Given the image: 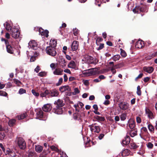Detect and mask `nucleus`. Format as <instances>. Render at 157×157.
<instances>
[{"label":"nucleus","instance_id":"1","mask_svg":"<svg viewBox=\"0 0 157 157\" xmlns=\"http://www.w3.org/2000/svg\"><path fill=\"white\" fill-rule=\"evenodd\" d=\"M15 142L18 145L19 148L21 150H24L26 147V143L23 138L19 137L17 138Z\"/></svg>","mask_w":157,"mask_h":157},{"label":"nucleus","instance_id":"2","mask_svg":"<svg viewBox=\"0 0 157 157\" xmlns=\"http://www.w3.org/2000/svg\"><path fill=\"white\" fill-rule=\"evenodd\" d=\"M82 63H87L88 64L93 63V58L88 55H85L83 56L82 59Z\"/></svg>","mask_w":157,"mask_h":157},{"label":"nucleus","instance_id":"3","mask_svg":"<svg viewBox=\"0 0 157 157\" xmlns=\"http://www.w3.org/2000/svg\"><path fill=\"white\" fill-rule=\"evenodd\" d=\"M46 53L52 56H54L56 54V52L54 48L51 46L47 47L46 48Z\"/></svg>","mask_w":157,"mask_h":157},{"label":"nucleus","instance_id":"4","mask_svg":"<svg viewBox=\"0 0 157 157\" xmlns=\"http://www.w3.org/2000/svg\"><path fill=\"white\" fill-rule=\"evenodd\" d=\"M11 35L13 37L16 39L19 37L20 35V32L18 29L13 28L11 30Z\"/></svg>","mask_w":157,"mask_h":157},{"label":"nucleus","instance_id":"5","mask_svg":"<svg viewBox=\"0 0 157 157\" xmlns=\"http://www.w3.org/2000/svg\"><path fill=\"white\" fill-rule=\"evenodd\" d=\"M89 127L90 128V130L92 132L99 133L100 131V127L98 126L91 124L89 125Z\"/></svg>","mask_w":157,"mask_h":157},{"label":"nucleus","instance_id":"6","mask_svg":"<svg viewBox=\"0 0 157 157\" xmlns=\"http://www.w3.org/2000/svg\"><path fill=\"white\" fill-rule=\"evenodd\" d=\"M4 152L6 155H8L10 157H14L16 155L14 151L10 148H7L6 151H5Z\"/></svg>","mask_w":157,"mask_h":157},{"label":"nucleus","instance_id":"7","mask_svg":"<svg viewBox=\"0 0 157 157\" xmlns=\"http://www.w3.org/2000/svg\"><path fill=\"white\" fill-rule=\"evenodd\" d=\"M4 152L6 155H8L10 157H14L16 155L14 151L10 148H7L6 151H5Z\"/></svg>","mask_w":157,"mask_h":157},{"label":"nucleus","instance_id":"8","mask_svg":"<svg viewBox=\"0 0 157 157\" xmlns=\"http://www.w3.org/2000/svg\"><path fill=\"white\" fill-rule=\"evenodd\" d=\"M4 152L6 155H8L10 157H14L16 155L14 151L10 148H7L6 151H5Z\"/></svg>","mask_w":157,"mask_h":157},{"label":"nucleus","instance_id":"9","mask_svg":"<svg viewBox=\"0 0 157 157\" xmlns=\"http://www.w3.org/2000/svg\"><path fill=\"white\" fill-rule=\"evenodd\" d=\"M4 152L6 155H8L10 157H14L16 155L14 151L10 148H7L6 151H5Z\"/></svg>","mask_w":157,"mask_h":157},{"label":"nucleus","instance_id":"10","mask_svg":"<svg viewBox=\"0 0 157 157\" xmlns=\"http://www.w3.org/2000/svg\"><path fill=\"white\" fill-rule=\"evenodd\" d=\"M38 45L34 40L30 41L29 43V47L33 49L36 50L38 48Z\"/></svg>","mask_w":157,"mask_h":157},{"label":"nucleus","instance_id":"11","mask_svg":"<svg viewBox=\"0 0 157 157\" xmlns=\"http://www.w3.org/2000/svg\"><path fill=\"white\" fill-rule=\"evenodd\" d=\"M79 42L77 41H73L71 45V49L73 51H75L78 48Z\"/></svg>","mask_w":157,"mask_h":157},{"label":"nucleus","instance_id":"12","mask_svg":"<svg viewBox=\"0 0 157 157\" xmlns=\"http://www.w3.org/2000/svg\"><path fill=\"white\" fill-rule=\"evenodd\" d=\"M86 76H89L93 75H94L95 72L94 69H91L86 70L83 73Z\"/></svg>","mask_w":157,"mask_h":157},{"label":"nucleus","instance_id":"13","mask_svg":"<svg viewBox=\"0 0 157 157\" xmlns=\"http://www.w3.org/2000/svg\"><path fill=\"white\" fill-rule=\"evenodd\" d=\"M145 111L146 114L149 119H152L153 118H154L153 113L149 109L146 108Z\"/></svg>","mask_w":157,"mask_h":157},{"label":"nucleus","instance_id":"14","mask_svg":"<svg viewBox=\"0 0 157 157\" xmlns=\"http://www.w3.org/2000/svg\"><path fill=\"white\" fill-rule=\"evenodd\" d=\"M120 109L123 110H125L128 108L129 105L127 103L121 102L119 105Z\"/></svg>","mask_w":157,"mask_h":157},{"label":"nucleus","instance_id":"15","mask_svg":"<svg viewBox=\"0 0 157 157\" xmlns=\"http://www.w3.org/2000/svg\"><path fill=\"white\" fill-rule=\"evenodd\" d=\"M42 109L44 111L48 112L51 110L52 109V106L50 104H47L44 105Z\"/></svg>","mask_w":157,"mask_h":157},{"label":"nucleus","instance_id":"16","mask_svg":"<svg viewBox=\"0 0 157 157\" xmlns=\"http://www.w3.org/2000/svg\"><path fill=\"white\" fill-rule=\"evenodd\" d=\"M128 124L131 129H133L135 126V122L132 119H130L128 121Z\"/></svg>","mask_w":157,"mask_h":157},{"label":"nucleus","instance_id":"17","mask_svg":"<svg viewBox=\"0 0 157 157\" xmlns=\"http://www.w3.org/2000/svg\"><path fill=\"white\" fill-rule=\"evenodd\" d=\"M54 104L57 107H61L64 105L63 100L60 99H59L55 101Z\"/></svg>","mask_w":157,"mask_h":157},{"label":"nucleus","instance_id":"18","mask_svg":"<svg viewBox=\"0 0 157 157\" xmlns=\"http://www.w3.org/2000/svg\"><path fill=\"white\" fill-rule=\"evenodd\" d=\"M39 32L40 33L41 35L43 36H45L47 37L48 36V31L47 30H44L42 29H39Z\"/></svg>","mask_w":157,"mask_h":157},{"label":"nucleus","instance_id":"19","mask_svg":"<svg viewBox=\"0 0 157 157\" xmlns=\"http://www.w3.org/2000/svg\"><path fill=\"white\" fill-rule=\"evenodd\" d=\"M36 116L37 118H42L43 116V113L40 109L36 110Z\"/></svg>","mask_w":157,"mask_h":157},{"label":"nucleus","instance_id":"20","mask_svg":"<svg viewBox=\"0 0 157 157\" xmlns=\"http://www.w3.org/2000/svg\"><path fill=\"white\" fill-rule=\"evenodd\" d=\"M130 137L128 136H126L123 140L122 143L123 144L127 145L130 143Z\"/></svg>","mask_w":157,"mask_h":157},{"label":"nucleus","instance_id":"21","mask_svg":"<svg viewBox=\"0 0 157 157\" xmlns=\"http://www.w3.org/2000/svg\"><path fill=\"white\" fill-rule=\"evenodd\" d=\"M63 70L60 68H56L53 71V73L55 75H62Z\"/></svg>","mask_w":157,"mask_h":157},{"label":"nucleus","instance_id":"22","mask_svg":"<svg viewBox=\"0 0 157 157\" xmlns=\"http://www.w3.org/2000/svg\"><path fill=\"white\" fill-rule=\"evenodd\" d=\"M59 90L61 92H63L66 91H69L71 89L68 86H65L60 87Z\"/></svg>","mask_w":157,"mask_h":157},{"label":"nucleus","instance_id":"23","mask_svg":"<svg viewBox=\"0 0 157 157\" xmlns=\"http://www.w3.org/2000/svg\"><path fill=\"white\" fill-rule=\"evenodd\" d=\"M144 45V42L140 40H139L136 44V47L139 48H142Z\"/></svg>","mask_w":157,"mask_h":157},{"label":"nucleus","instance_id":"24","mask_svg":"<svg viewBox=\"0 0 157 157\" xmlns=\"http://www.w3.org/2000/svg\"><path fill=\"white\" fill-rule=\"evenodd\" d=\"M143 70L149 73H151L153 71V68L151 67H143Z\"/></svg>","mask_w":157,"mask_h":157},{"label":"nucleus","instance_id":"25","mask_svg":"<svg viewBox=\"0 0 157 157\" xmlns=\"http://www.w3.org/2000/svg\"><path fill=\"white\" fill-rule=\"evenodd\" d=\"M53 110L56 113L58 114H61L63 112L62 108L61 107H56V108L54 109Z\"/></svg>","mask_w":157,"mask_h":157},{"label":"nucleus","instance_id":"26","mask_svg":"<svg viewBox=\"0 0 157 157\" xmlns=\"http://www.w3.org/2000/svg\"><path fill=\"white\" fill-rule=\"evenodd\" d=\"M68 67L69 68L75 69L76 67V65L75 62L74 61L72 60L68 64Z\"/></svg>","mask_w":157,"mask_h":157},{"label":"nucleus","instance_id":"27","mask_svg":"<svg viewBox=\"0 0 157 157\" xmlns=\"http://www.w3.org/2000/svg\"><path fill=\"white\" fill-rule=\"evenodd\" d=\"M141 134L143 136H145L148 134V131L147 128L145 127H142L141 129Z\"/></svg>","mask_w":157,"mask_h":157},{"label":"nucleus","instance_id":"28","mask_svg":"<svg viewBox=\"0 0 157 157\" xmlns=\"http://www.w3.org/2000/svg\"><path fill=\"white\" fill-rule=\"evenodd\" d=\"M7 52L10 54L13 53V50L11 46L9 44L6 45Z\"/></svg>","mask_w":157,"mask_h":157},{"label":"nucleus","instance_id":"29","mask_svg":"<svg viewBox=\"0 0 157 157\" xmlns=\"http://www.w3.org/2000/svg\"><path fill=\"white\" fill-rule=\"evenodd\" d=\"M35 150L36 152L40 153L43 150V147L40 145H35Z\"/></svg>","mask_w":157,"mask_h":157},{"label":"nucleus","instance_id":"30","mask_svg":"<svg viewBox=\"0 0 157 157\" xmlns=\"http://www.w3.org/2000/svg\"><path fill=\"white\" fill-rule=\"evenodd\" d=\"M49 92V94H51V96L52 97L57 96L59 94L58 91L56 90H52Z\"/></svg>","mask_w":157,"mask_h":157},{"label":"nucleus","instance_id":"31","mask_svg":"<svg viewBox=\"0 0 157 157\" xmlns=\"http://www.w3.org/2000/svg\"><path fill=\"white\" fill-rule=\"evenodd\" d=\"M50 92L48 90H46L44 92H41L40 93V96L41 97H46Z\"/></svg>","mask_w":157,"mask_h":157},{"label":"nucleus","instance_id":"32","mask_svg":"<svg viewBox=\"0 0 157 157\" xmlns=\"http://www.w3.org/2000/svg\"><path fill=\"white\" fill-rule=\"evenodd\" d=\"M56 41L54 39L51 40L50 41L49 46H51L55 48V47L56 46Z\"/></svg>","mask_w":157,"mask_h":157},{"label":"nucleus","instance_id":"33","mask_svg":"<svg viewBox=\"0 0 157 157\" xmlns=\"http://www.w3.org/2000/svg\"><path fill=\"white\" fill-rule=\"evenodd\" d=\"M130 151L127 149L123 150L121 153L122 155L123 156L128 155L130 153Z\"/></svg>","mask_w":157,"mask_h":157},{"label":"nucleus","instance_id":"34","mask_svg":"<svg viewBox=\"0 0 157 157\" xmlns=\"http://www.w3.org/2000/svg\"><path fill=\"white\" fill-rule=\"evenodd\" d=\"M81 115L79 113H76L73 114V118L75 120H79L81 118Z\"/></svg>","mask_w":157,"mask_h":157},{"label":"nucleus","instance_id":"35","mask_svg":"<svg viewBox=\"0 0 157 157\" xmlns=\"http://www.w3.org/2000/svg\"><path fill=\"white\" fill-rule=\"evenodd\" d=\"M27 116V114L26 113H23L17 116V117L18 120H20L24 119Z\"/></svg>","mask_w":157,"mask_h":157},{"label":"nucleus","instance_id":"36","mask_svg":"<svg viewBox=\"0 0 157 157\" xmlns=\"http://www.w3.org/2000/svg\"><path fill=\"white\" fill-rule=\"evenodd\" d=\"M28 157H37V154L34 151H30L28 155Z\"/></svg>","mask_w":157,"mask_h":157},{"label":"nucleus","instance_id":"37","mask_svg":"<svg viewBox=\"0 0 157 157\" xmlns=\"http://www.w3.org/2000/svg\"><path fill=\"white\" fill-rule=\"evenodd\" d=\"M129 147L131 149H136L138 147V146L135 143L132 142L130 144Z\"/></svg>","mask_w":157,"mask_h":157},{"label":"nucleus","instance_id":"38","mask_svg":"<svg viewBox=\"0 0 157 157\" xmlns=\"http://www.w3.org/2000/svg\"><path fill=\"white\" fill-rule=\"evenodd\" d=\"M120 117L121 120L124 121L126 118L127 114L125 113H123L120 115Z\"/></svg>","mask_w":157,"mask_h":157},{"label":"nucleus","instance_id":"39","mask_svg":"<svg viewBox=\"0 0 157 157\" xmlns=\"http://www.w3.org/2000/svg\"><path fill=\"white\" fill-rule=\"evenodd\" d=\"M130 135L131 137H134L137 135V131L135 130H131L130 132Z\"/></svg>","mask_w":157,"mask_h":157},{"label":"nucleus","instance_id":"40","mask_svg":"<svg viewBox=\"0 0 157 157\" xmlns=\"http://www.w3.org/2000/svg\"><path fill=\"white\" fill-rule=\"evenodd\" d=\"M148 128L151 132H153L154 131V128L153 126L151 124H149L147 125Z\"/></svg>","mask_w":157,"mask_h":157},{"label":"nucleus","instance_id":"41","mask_svg":"<svg viewBox=\"0 0 157 157\" xmlns=\"http://www.w3.org/2000/svg\"><path fill=\"white\" fill-rule=\"evenodd\" d=\"M15 120L14 119H11L8 122V124L10 126H12L15 124Z\"/></svg>","mask_w":157,"mask_h":157},{"label":"nucleus","instance_id":"42","mask_svg":"<svg viewBox=\"0 0 157 157\" xmlns=\"http://www.w3.org/2000/svg\"><path fill=\"white\" fill-rule=\"evenodd\" d=\"M60 65L62 66V67H64L66 65V61L65 59L63 58H62L61 61L60 62Z\"/></svg>","mask_w":157,"mask_h":157},{"label":"nucleus","instance_id":"43","mask_svg":"<svg viewBox=\"0 0 157 157\" xmlns=\"http://www.w3.org/2000/svg\"><path fill=\"white\" fill-rule=\"evenodd\" d=\"M95 119L99 121H104L105 120L104 117H100L98 116L95 117Z\"/></svg>","mask_w":157,"mask_h":157},{"label":"nucleus","instance_id":"44","mask_svg":"<svg viewBox=\"0 0 157 157\" xmlns=\"http://www.w3.org/2000/svg\"><path fill=\"white\" fill-rule=\"evenodd\" d=\"M120 56L119 55H117L114 56L113 58V59L115 61L118 60L119 59Z\"/></svg>","mask_w":157,"mask_h":157},{"label":"nucleus","instance_id":"45","mask_svg":"<svg viewBox=\"0 0 157 157\" xmlns=\"http://www.w3.org/2000/svg\"><path fill=\"white\" fill-rule=\"evenodd\" d=\"M5 25H6V29L7 31H9V30L11 29V27L10 24L7 22H6L5 24H4V26H5Z\"/></svg>","mask_w":157,"mask_h":157},{"label":"nucleus","instance_id":"46","mask_svg":"<svg viewBox=\"0 0 157 157\" xmlns=\"http://www.w3.org/2000/svg\"><path fill=\"white\" fill-rule=\"evenodd\" d=\"M80 93V91L78 90V88H75L74 89V91L72 92V94L73 95H76L77 94H78Z\"/></svg>","mask_w":157,"mask_h":157},{"label":"nucleus","instance_id":"47","mask_svg":"<svg viewBox=\"0 0 157 157\" xmlns=\"http://www.w3.org/2000/svg\"><path fill=\"white\" fill-rule=\"evenodd\" d=\"M147 7L145 6H142V7H140V10L141 12H147Z\"/></svg>","mask_w":157,"mask_h":157},{"label":"nucleus","instance_id":"48","mask_svg":"<svg viewBox=\"0 0 157 157\" xmlns=\"http://www.w3.org/2000/svg\"><path fill=\"white\" fill-rule=\"evenodd\" d=\"M121 50V54L122 56L123 57H125L127 55L126 53L122 49H120Z\"/></svg>","mask_w":157,"mask_h":157},{"label":"nucleus","instance_id":"49","mask_svg":"<svg viewBox=\"0 0 157 157\" xmlns=\"http://www.w3.org/2000/svg\"><path fill=\"white\" fill-rule=\"evenodd\" d=\"M1 149H2V151L5 152V149L3 145L2 144H0V156H1L2 154V151Z\"/></svg>","mask_w":157,"mask_h":157},{"label":"nucleus","instance_id":"50","mask_svg":"<svg viewBox=\"0 0 157 157\" xmlns=\"http://www.w3.org/2000/svg\"><path fill=\"white\" fill-rule=\"evenodd\" d=\"M136 93L139 96H140L141 95V92L140 90V86H138L137 87Z\"/></svg>","mask_w":157,"mask_h":157},{"label":"nucleus","instance_id":"51","mask_svg":"<svg viewBox=\"0 0 157 157\" xmlns=\"http://www.w3.org/2000/svg\"><path fill=\"white\" fill-rule=\"evenodd\" d=\"M147 147L149 149L152 148L153 146V144L151 142H148L146 144Z\"/></svg>","mask_w":157,"mask_h":157},{"label":"nucleus","instance_id":"52","mask_svg":"<svg viewBox=\"0 0 157 157\" xmlns=\"http://www.w3.org/2000/svg\"><path fill=\"white\" fill-rule=\"evenodd\" d=\"M117 68V66L116 65H115V66H113V67H110L111 68V70L113 74H114L116 73V71L115 70V69Z\"/></svg>","mask_w":157,"mask_h":157},{"label":"nucleus","instance_id":"53","mask_svg":"<svg viewBox=\"0 0 157 157\" xmlns=\"http://www.w3.org/2000/svg\"><path fill=\"white\" fill-rule=\"evenodd\" d=\"M6 136V135L4 132H0V140H3Z\"/></svg>","mask_w":157,"mask_h":157},{"label":"nucleus","instance_id":"54","mask_svg":"<svg viewBox=\"0 0 157 157\" xmlns=\"http://www.w3.org/2000/svg\"><path fill=\"white\" fill-rule=\"evenodd\" d=\"M13 81L14 83H15L17 85H20L21 84V82L18 80L16 79H13Z\"/></svg>","mask_w":157,"mask_h":157},{"label":"nucleus","instance_id":"55","mask_svg":"<svg viewBox=\"0 0 157 157\" xmlns=\"http://www.w3.org/2000/svg\"><path fill=\"white\" fill-rule=\"evenodd\" d=\"M26 92V90L22 88H21L19 91V93L20 94H23L25 93Z\"/></svg>","mask_w":157,"mask_h":157},{"label":"nucleus","instance_id":"56","mask_svg":"<svg viewBox=\"0 0 157 157\" xmlns=\"http://www.w3.org/2000/svg\"><path fill=\"white\" fill-rule=\"evenodd\" d=\"M73 34L75 36H76L78 34L79 32L78 30L76 28L73 29Z\"/></svg>","mask_w":157,"mask_h":157},{"label":"nucleus","instance_id":"57","mask_svg":"<svg viewBox=\"0 0 157 157\" xmlns=\"http://www.w3.org/2000/svg\"><path fill=\"white\" fill-rule=\"evenodd\" d=\"M32 94L38 97L39 95V94L38 93L36 92L34 90H32Z\"/></svg>","mask_w":157,"mask_h":157},{"label":"nucleus","instance_id":"58","mask_svg":"<svg viewBox=\"0 0 157 157\" xmlns=\"http://www.w3.org/2000/svg\"><path fill=\"white\" fill-rule=\"evenodd\" d=\"M7 95V94L6 92L3 91H0V95L6 96Z\"/></svg>","mask_w":157,"mask_h":157},{"label":"nucleus","instance_id":"59","mask_svg":"<svg viewBox=\"0 0 157 157\" xmlns=\"http://www.w3.org/2000/svg\"><path fill=\"white\" fill-rule=\"evenodd\" d=\"M63 79L62 78L59 79L58 82L56 84V86H59L63 82Z\"/></svg>","mask_w":157,"mask_h":157},{"label":"nucleus","instance_id":"60","mask_svg":"<svg viewBox=\"0 0 157 157\" xmlns=\"http://www.w3.org/2000/svg\"><path fill=\"white\" fill-rule=\"evenodd\" d=\"M46 75V73L44 71L39 72L38 74V75L40 77H43Z\"/></svg>","mask_w":157,"mask_h":157},{"label":"nucleus","instance_id":"61","mask_svg":"<svg viewBox=\"0 0 157 157\" xmlns=\"http://www.w3.org/2000/svg\"><path fill=\"white\" fill-rule=\"evenodd\" d=\"M50 67L52 70H53L55 69L56 67V64L55 63H52L50 65Z\"/></svg>","mask_w":157,"mask_h":157},{"label":"nucleus","instance_id":"62","mask_svg":"<svg viewBox=\"0 0 157 157\" xmlns=\"http://www.w3.org/2000/svg\"><path fill=\"white\" fill-rule=\"evenodd\" d=\"M143 74L142 73H141L135 79V80L136 81H137V80L138 79H139V78H141L143 76Z\"/></svg>","mask_w":157,"mask_h":157},{"label":"nucleus","instance_id":"63","mask_svg":"<svg viewBox=\"0 0 157 157\" xmlns=\"http://www.w3.org/2000/svg\"><path fill=\"white\" fill-rule=\"evenodd\" d=\"M136 122L138 123H140L141 122V118L139 117H137L136 118Z\"/></svg>","mask_w":157,"mask_h":157},{"label":"nucleus","instance_id":"64","mask_svg":"<svg viewBox=\"0 0 157 157\" xmlns=\"http://www.w3.org/2000/svg\"><path fill=\"white\" fill-rule=\"evenodd\" d=\"M40 68L39 66H37L34 69V71L36 73H38L40 70Z\"/></svg>","mask_w":157,"mask_h":157}]
</instances>
